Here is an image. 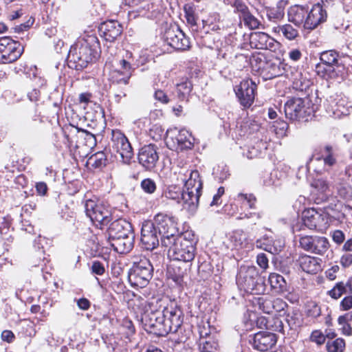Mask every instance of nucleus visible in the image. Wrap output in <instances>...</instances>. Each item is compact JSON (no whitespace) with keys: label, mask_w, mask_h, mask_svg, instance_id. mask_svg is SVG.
I'll use <instances>...</instances> for the list:
<instances>
[{"label":"nucleus","mask_w":352,"mask_h":352,"mask_svg":"<svg viewBox=\"0 0 352 352\" xmlns=\"http://www.w3.org/2000/svg\"><path fill=\"white\" fill-rule=\"evenodd\" d=\"M272 300V298L267 296L258 297L254 298V304L263 313L272 314L273 308Z\"/></svg>","instance_id":"nucleus-36"},{"label":"nucleus","mask_w":352,"mask_h":352,"mask_svg":"<svg viewBox=\"0 0 352 352\" xmlns=\"http://www.w3.org/2000/svg\"><path fill=\"white\" fill-rule=\"evenodd\" d=\"M340 263L344 267H349L352 263V254L343 255L340 259Z\"/></svg>","instance_id":"nucleus-64"},{"label":"nucleus","mask_w":352,"mask_h":352,"mask_svg":"<svg viewBox=\"0 0 352 352\" xmlns=\"http://www.w3.org/2000/svg\"><path fill=\"white\" fill-rule=\"evenodd\" d=\"M100 43L96 36L87 34L79 38L71 46L67 61L72 69L81 70L99 55Z\"/></svg>","instance_id":"nucleus-1"},{"label":"nucleus","mask_w":352,"mask_h":352,"mask_svg":"<svg viewBox=\"0 0 352 352\" xmlns=\"http://www.w3.org/2000/svg\"><path fill=\"white\" fill-rule=\"evenodd\" d=\"M256 263L263 270L268 267V258L265 254L260 253L256 256Z\"/></svg>","instance_id":"nucleus-56"},{"label":"nucleus","mask_w":352,"mask_h":352,"mask_svg":"<svg viewBox=\"0 0 352 352\" xmlns=\"http://www.w3.org/2000/svg\"><path fill=\"white\" fill-rule=\"evenodd\" d=\"M140 186L144 192L148 194H153L157 188L155 182L150 178L143 179Z\"/></svg>","instance_id":"nucleus-48"},{"label":"nucleus","mask_w":352,"mask_h":352,"mask_svg":"<svg viewBox=\"0 0 352 352\" xmlns=\"http://www.w3.org/2000/svg\"><path fill=\"white\" fill-rule=\"evenodd\" d=\"M256 89V83L250 79H246L242 80L234 89L241 104L245 108L250 107L252 104Z\"/></svg>","instance_id":"nucleus-16"},{"label":"nucleus","mask_w":352,"mask_h":352,"mask_svg":"<svg viewBox=\"0 0 352 352\" xmlns=\"http://www.w3.org/2000/svg\"><path fill=\"white\" fill-rule=\"evenodd\" d=\"M276 342V337L275 334L267 331L258 332L250 340L252 346L260 351H266L272 349Z\"/></svg>","instance_id":"nucleus-20"},{"label":"nucleus","mask_w":352,"mask_h":352,"mask_svg":"<svg viewBox=\"0 0 352 352\" xmlns=\"http://www.w3.org/2000/svg\"><path fill=\"white\" fill-rule=\"evenodd\" d=\"M305 22V28L308 30L315 29L319 24L323 23L327 19V12L320 3L313 6L311 10L306 16Z\"/></svg>","instance_id":"nucleus-23"},{"label":"nucleus","mask_w":352,"mask_h":352,"mask_svg":"<svg viewBox=\"0 0 352 352\" xmlns=\"http://www.w3.org/2000/svg\"><path fill=\"white\" fill-rule=\"evenodd\" d=\"M328 352H343L345 348V342L342 338L328 340L326 344Z\"/></svg>","instance_id":"nucleus-43"},{"label":"nucleus","mask_w":352,"mask_h":352,"mask_svg":"<svg viewBox=\"0 0 352 352\" xmlns=\"http://www.w3.org/2000/svg\"><path fill=\"white\" fill-rule=\"evenodd\" d=\"M273 308L272 314L274 311L281 312L285 311V309L287 307V304L283 299L277 298H273L272 300Z\"/></svg>","instance_id":"nucleus-53"},{"label":"nucleus","mask_w":352,"mask_h":352,"mask_svg":"<svg viewBox=\"0 0 352 352\" xmlns=\"http://www.w3.org/2000/svg\"><path fill=\"white\" fill-rule=\"evenodd\" d=\"M272 240H270L269 238H263L256 240V246L258 248L263 249L265 251L272 252V247L271 244Z\"/></svg>","instance_id":"nucleus-52"},{"label":"nucleus","mask_w":352,"mask_h":352,"mask_svg":"<svg viewBox=\"0 0 352 352\" xmlns=\"http://www.w3.org/2000/svg\"><path fill=\"white\" fill-rule=\"evenodd\" d=\"M90 160L93 162V166L99 167L105 166L106 164V155L103 152H98L90 157Z\"/></svg>","instance_id":"nucleus-50"},{"label":"nucleus","mask_w":352,"mask_h":352,"mask_svg":"<svg viewBox=\"0 0 352 352\" xmlns=\"http://www.w3.org/2000/svg\"><path fill=\"white\" fill-rule=\"evenodd\" d=\"M284 111L286 118L291 120H307L312 113L307 100L301 98H291L285 103Z\"/></svg>","instance_id":"nucleus-9"},{"label":"nucleus","mask_w":352,"mask_h":352,"mask_svg":"<svg viewBox=\"0 0 352 352\" xmlns=\"http://www.w3.org/2000/svg\"><path fill=\"white\" fill-rule=\"evenodd\" d=\"M192 88L191 82L187 80L177 85V94L178 98L184 100L190 94Z\"/></svg>","instance_id":"nucleus-41"},{"label":"nucleus","mask_w":352,"mask_h":352,"mask_svg":"<svg viewBox=\"0 0 352 352\" xmlns=\"http://www.w3.org/2000/svg\"><path fill=\"white\" fill-rule=\"evenodd\" d=\"M182 192L180 188L176 185H171L168 186L164 192V195L166 198L177 201L180 203L182 201Z\"/></svg>","instance_id":"nucleus-42"},{"label":"nucleus","mask_w":352,"mask_h":352,"mask_svg":"<svg viewBox=\"0 0 352 352\" xmlns=\"http://www.w3.org/2000/svg\"><path fill=\"white\" fill-rule=\"evenodd\" d=\"M134 239L135 234H133L126 236L107 239V240L116 252L120 254H126L132 250Z\"/></svg>","instance_id":"nucleus-26"},{"label":"nucleus","mask_w":352,"mask_h":352,"mask_svg":"<svg viewBox=\"0 0 352 352\" xmlns=\"http://www.w3.org/2000/svg\"><path fill=\"white\" fill-rule=\"evenodd\" d=\"M142 321L146 330L160 336H166L163 310L162 313L142 314Z\"/></svg>","instance_id":"nucleus-17"},{"label":"nucleus","mask_w":352,"mask_h":352,"mask_svg":"<svg viewBox=\"0 0 352 352\" xmlns=\"http://www.w3.org/2000/svg\"><path fill=\"white\" fill-rule=\"evenodd\" d=\"M322 157L325 165L332 166L336 163V159L333 156V148L330 145L324 146L322 151Z\"/></svg>","instance_id":"nucleus-44"},{"label":"nucleus","mask_w":352,"mask_h":352,"mask_svg":"<svg viewBox=\"0 0 352 352\" xmlns=\"http://www.w3.org/2000/svg\"><path fill=\"white\" fill-rule=\"evenodd\" d=\"M99 31L106 41L113 42L121 34L122 27L117 21H108L100 25Z\"/></svg>","instance_id":"nucleus-25"},{"label":"nucleus","mask_w":352,"mask_h":352,"mask_svg":"<svg viewBox=\"0 0 352 352\" xmlns=\"http://www.w3.org/2000/svg\"><path fill=\"white\" fill-rule=\"evenodd\" d=\"M268 323H269V319H267V318H265L264 316L258 317V318H257V319L256 320V324L260 329L265 328L267 329Z\"/></svg>","instance_id":"nucleus-61"},{"label":"nucleus","mask_w":352,"mask_h":352,"mask_svg":"<svg viewBox=\"0 0 352 352\" xmlns=\"http://www.w3.org/2000/svg\"><path fill=\"white\" fill-rule=\"evenodd\" d=\"M268 280L272 288L282 292L286 289L287 283L283 276L273 273L270 275Z\"/></svg>","instance_id":"nucleus-39"},{"label":"nucleus","mask_w":352,"mask_h":352,"mask_svg":"<svg viewBox=\"0 0 352 352\" xmlns=\"http://www.w3.org/2000/svg\"><path fill=\"white\" fill-rule=\"evenodd\" d=\"M78 133H79L80 137L83 138L85 140V144L87 146L91 148L94 145H96V137L94 136V135H93L92 133H91L87 131H85V130H82V131H79Z\"/></svg>","instance_id":"nucleus-51"},{"label":"nucleus","mask_w":352,"mask_h":352,"mask_svg":"<svg viewBox=\"0 0 352 352\" xmlns=\"http://www.w3.org/2000/svg\"><path fill=\"white\" fill-rule=\"evenodd\" d=\"M236 284L241 290L258 294L265 290L264 281L255 266H241L236 276Z\"/></svg>","instance_id":"nucleus-4"},{"label":"nucleus","mask_w":352,"mask_h":352,"mask_svg":"<svg viewBox=\"0 0 352 352\" xmlns=\"http://www.w3.org/2000/svg\"><path fill=\"white\" fill-rule=\"evenodd\" d=\"M132 73L131 63L125 59H121L109 72V80L113 85H126L129 84Z\"/></svg>","instance_id":"nucleus-15"},{"label":"nucleus","mask_w":352,"mask_h":352,"mask_svg":"<svg viewBox=\"0 0 352 352\" xmlns=\"http://www.w3.org/2000/svg\"><path fill=\"white\" fill-rule=\"evenodd\" d=\"M242 19L245 25L250 29L258 28L260 25V21L250 12L246 13Z\"/></svg>","instance_id":"nucleus-47"},{"label":"nucleus","mask_w":352,"mask_h":352,"mask_svg":"<svg viewBox=\"0 0 352 352\" xmlns=\"http://www.w3.org/2000/svg\"><path fill=\"white\" fill-rule=\"evenodd\" d=\"M133 228L131 223L125 219H118L113 221L107 230V239L118 238L133 234Z\"/></svg>","instance_id":"nucleus-22"},{"label":"nucleus","mask_w":352,"mask_h":352,"mask_svg":"<svg viewBox=\"0 0 352 352\" xmlns=\"http://www.w3.org/2000/svg\"><path fill=\"white\" fill-rule=\"evenodd\" d=\"M155 98L162 103H167L168 102V96L162 90H157L155 92Z\"/></svg>","instance_id":"nucleus-62"},{"label":"nucleus","mask_w":352,"mask_h":352,"mask_svg":"<svg viewBox=\"0 0 352 352\" xmlns=\"http://www.w3.org/2000/svg\"><path fill=\"white\" fill-rule=\"evenodd\" d=\"M187 263H182V265H170L168 268V276L177 285H181L184 281V278L187 274Z\"/></svg>","instance_id":"nucleus-31"},{"label":"nucleus","mask_w":352,"mask_h":352,"mask_svg":"<svg viewBox=\"0 0 352 352\" xmlns=\"http://www.w3.org/2000/svg\"><path fill=\"white\" fill-rule=\"evenodd\" d=\"M307 14V8L300 5H293L287 10L289 21L293 23L297 27H300L302 25L305 27Z\"/></svg>","instance_id":"nucleus-27"},{"label":"nucleus","mask_w":352,"mask_h":352,"mask_svg":"<svg viewBox=\"0 0 352 352\" xmlns=\"http://www.w3.org/2000/svg\"><path fill=\"white\" fill-rule=\"evenodd\" d=\"M1 339L8 343L12 342L14 339V335L10 330H5L1 333Z\"/></svg>","instance_id":"nucleus-59"},{"label":"nucleus","mask_w":352,"mask_h":352,"mask_svg":"<svg viewBox=\"0 0 352 352\" xmlns=\"http://www.w3.org/2000/svg\"><path fill=\"white\" fill-rule=\"evenodd\" d=\"M36 190L37 193L40 195H45L47 191V186L45 182H41L36 183Z\"/></svg>","instance_id":"nucleus-60"},{"label":"nucleus","mask_w":352,"mask_h":352,"mask_svg":"<svg viewBox=\"0 0 352 352\" xmlns=\"http://www.w3.org/2000/svg\"><path fill=\"white\" fill-rule=\"evenodd\" d=\"M162 300L160 298H153L148 301L145 302L144 312L143 314H156L162 313Z\"/></svg>","instance_id":"nucleus-38"},{"label":"nucleus","mask_w":352,"mask_h":352,"mask_svg":"<svg viewBox=\"0 0 352 352\" xmlns=\"http://www.w3.org/2000/svg\"><path fill=\"white\" fill-rule=\"evenodd\" d=\"M287 5V0H278L274 5L266 6L267 16L274 21L281 20L285 16V10Z\"/></svg>","instance_id":"nucleus-30"},{"label":"nucleus","mask_w":352,"mask_h":352,"mask_svg":"<svg viewBox=\"0 0 352 352\" xmlns=\"http://www.w3.org/2000/svg\"><path fill=\"white\" fill-rule=\"evenodd\" d=\"M283 323L282 320L278 318H272L269 320L267 329L272 331L283 332Z\"/></svg>","instance_id":"nucleus-49"},{"label":"nucleus","mask_w":352,"mask_h":352,"mask_svg":"<svg viewBox=\"0 0 352 352\" xmlns=\"http://www.w3.org/2000/svg\"><path fill=\"white\" fill-rule=\"evenodd\" d=\"M236 200L243 206H248L250 208H254L256 199L252 194L239 193Z\"/></svg>","instance_id":"nucleus-46"},{"label":"nucleus","mask_w":352,"mask_h":352,"mask_svg":"<svg viewBox=\"0 0 352 352\" xmlns=\"http://www.w3.org/2000/svg\"><path fill=\"white\" fill-rule=\"evenodd\" d=\"M157 146L155 144H148L142 147L138 153L140 164L146 169L153 168L159 160Z\"/></svg>","instance_id":"nucleus-21"},{"label":"nucleus","mask_w":352,"mask_h":352,"mask_svg":"<svg viewBox=\"0 0 352 352\" xmlns=\"http://www.w3.org/2000/svg\"><path fill=\"white\" fill-rule=\"evenodd\" d=\"M229 241L231 244L229 248H241L247 244V237L245 232L241 230H237L230 235Z\"/></svg>","instance_id":"nucleus-35"},{"label":"nucleus","mask_w":352,"mask_h":352,"mask_svg":"<svg viewBox=\"0 0 352 352\" xmlns=\"http://www.w3.org/2000/svg\"><path fill=\"white\" fill-rule=\"evenodd\" d=\"M298 262L302 270L307 273L316 274L322 270L320 258L302 255L299 257Z\"/></svg>","instance_id":"nucleus-29"},{"label":"nucleus","mask_w":352,"mask_h":352,"mask_svg":"<svg viewBox=\"0 0 352 352\" xmlns=\"http://www.w3.org/2000/svg\"><path fill=\"white\" fill-rule=\"evenodd\" d=\"M333 240L340 244L342 243L344 240V234L340 230H336L333 234Z\"/></svg>","instance_id":"nucleus-63"},{"label":"nucleus","mask_w":352,"mask_h":352,"mask_svg":"<svg viewBox=\"0 0 352 352\" xmlns=\"http://www.w3.org/2000/svg\"><path fill=\"white\" fill-rule=\"evenodd\" d=\"M273 31L274 32L281 34L289 41H294L299 36L298 30L289 23L274 27Z\"/></svg>","instance_id":"nucleus-34"},{"label":"nucleus","mask_w":352,"mask_h":352,"mask_svg":"<svg viewBox=\"0 0 352 352\" xmlns=\"http://www.w3.org/2000/svg\"><path fill=\"white\" fill-rule=\"evenodd\" d=\"M351 289V284L350 282L344 283L343 282H339L328 292L329 295L334 299H338L342 296V294L347 292V289Z\"/></svg>","instance_id":"nucleus-37"},{"label":"nucleus","mask_w":352,"mask_h":352,"mask_svg":"<svg viewBox=\"0 0 352 352\" xmlns=\"http://www.w3.org/2000/svg\"><path fill=\"white\" fill-rule=\"evenodd\" d=\"M167 43L177 50L184 51L190 48V41L178 28H169L164 34Z\"/></svg>","instance_id":"nucleus-19"},{"label":"nucleus","mask_w":352,"mask_h":352,"mask_svg":"<svg viewBox=\"0 0 352 352\" xmlns=\"http://www.w3.org/2000/svg\"><path fill=\"white\" fill-rule=\"evenodd\" d=\"M86 215L96 226L102 228L111 220V212L109 208L102 201L97 199H89L85 202Z\"/></svg>","instance_id":"nucleus-7"},{"label":"nucleus","mask_w":352,"mask_h":352,"mask_svg":"<svg viewBox=\"0 0 352 352\" xmlns=\"http://www.w3.org/2000/svg\"><path fill=\"white\" fill-rule=\"evenodd\" d=\"M311 186L317 192L321 194L326 193L329 190V183L325 179L323 178L314 179L311 182Z\"/></svg>","instance_id":"nucleus-45"},{"label":"nucleus","mask_w":352,"mask_h":352,"mask_svg":"<svg viewBox=\"0 0 352 352\" xmlns=\"http://www.w3.org/2000/svg\"><path fill=\"white\" fill-rule=\"evenodd\" d=\"M322 219V215L313 208L303 212L302 220L304 225L310 230L316 228L318 223Z\"/></svg>","instance_id":"nucleus-32"},{"label":"nucleus","mask_w":352,"mask_h":352,"mask_svg":"<svg viewBox=\"0 0 352 352\" xmlns=\"http://www.w3.org/2000/svg\"><path fill=\"white\" fill-rule=\"evenodd\" d=\"M339 54L334 50L322 52L320 63L316 65L317 74L324 79H336L342 76L344 65L339 63Z\"/></svg>","instance_id":"nucleus-5"},{"label":"nucleus","mask_w":352,"mask_h":352,"mask_svg":"<svg viewBox=\"0 0 352 352\" xmlns=\"http://www.w3.org/2000/svg\"><path fill=\"white\" fill-rule=\"evenodd\" d=\"M208 335V333H204L203 331H200V342L199 349L200 352H218L219 351V344L218 342L211 338H208V339H204Z\"/></svg>","instance_id":"nucleus-33"},{"label":"nucleus","mask_w":352,"mask_h":352,"mask_svg":"<svg viewBox=\"0 0 352 352\" xmlns=\"http://www.w3.org/2000/svg\"><path fill=\"white\" fill-rule=\"evenodd\" d=\"M111 147L124 164L130 162L133 156V148L125 135L118 129L111 131Z\"/></svg>","instance_id":"nucleus-11"},{"label":"nucleus","mask_w":352,"mask_h":352,"mask_svg":"<svg viewBox=\"0 0 352 352\" xmlns=\"http://www.w3.org/2000/svg\"><path fill=\"white\" fill-rule=\"evenodd\" d=\"M235 7L236 10L241 14V17L242 18L246 13L250 12L248 8L241 2H236Z\"/></svg>","instance_id":"nucleus-58"},{"label":"nucleus","mask_w":352,"mask_h":352,"mask_svg":"<svg viewBox=\"0 0 352 352\" xmlns=\"http://www.w3.org/2000/svg\"><path fill=\"white\" fill-rule=\"evenodd\" d=\"M153 268L150 261L144 256L134 258L133 267L130 269L128 279L133 287H146L153 276Z\"/></svg>","instance_id":"nucleus-6"},{"label":"nucleus","mask_w":352,"mask_h":352,"mask_svg":"<svg viewBox=\"0 0 352 352\" xmlns=\"http://www.w3.org/2000/svg\"><path fill=\"white\" fill-rule=\"evenodd\" d=\"M179 179L184 182V189L182 195L183 207L193 212L197 208L202 189L199 173L197 170L180 169L177 180Z\"/></svg>","instance_id":"nucleus-3"},{"label":"nucleus","mask_w":352,"mask_h":352,"mask_svg":"<svg viewBox=\"0 0 352 352\" xmlns=\"http://www.w3.org/2000/svg\"><path fill=\"white\" fill-rule=\"evenodd\" d=\"M250 45L252 48L272 51L275 47V41L266 33L256 32L250 35Z\"/></svg>","instance_id":"nucleus-24"},{"label":"nucleus","mask_w":352,"mask_h":352,"mask_svg":"<svg viewBox=\"0 0 352 352\" xmlns=\"http://www.w3.org/2000/svg\"><path fill=\"white\" fill-rule=\"evenodd\" d=\"M310 340L317 344L321 345L325 342L326 338L320 331L316 330L311 333Z\"/></svg>","instance_id":"nucleus-54"},{"label":"nucleus","mask_w":352,"mask_h":352,"mask_svg":"<svg viewBox=\"0 0 352 352\" xmlns=\"http://www.w3.org/2000/svg\"><path fill=\"white\" fill-rule=\"evenodd\" d=\"M163 311L166 336L169 333H176L183 324L182 311L173 305L163 307Z\"/></svg>","instance_id":"nucleus-13"},{"label":"nucleus","mask_w":352,"mask_h":352,"mask_svg":"<svg viewBox=\"0 0 352 352\" xmlns=\"http://www.w3.org/2000/svg\"><path fill=\"white\" fill-rule=\"evenodd\" d=\"M266 62L265 57L261 54H253L250 58L252 69L260 73L262 72Z\"/></svg>","instance_id":"nucleus-40"},{"label":"nucleus","mask_w":352,"mask_h":352,"mask_svg":"<svg viewBox=\"0 0 352 352\" xmlns=\"http://www.w3.org/2000/svg\"><path fill=\"white\" fill-rule=\"evenodd\" d=\"M23 52L20 43L10 36L0 38V63H10L18 60Z\"/></svg>","instance_id":"nucleus-10"},{"label":"nucleus","mask_w":352,"mask_h":352,"mask_svg":"<svg viewBox=\"0 0 352 352\" xmlns=\"http://www.w3.org/2000/svg\"><path fill=\"white\" fill-rule=\"evenodd\" d=\"M154 225L159 235L161 236L162 245L164 246V241L166 239L174 240L178 232L176 223L172 217L167 215L158 214L154 219Z\"/></svg>","instance_id":"nucleus-12"},{"label":"nucleus","mask_w":352,"mask_h":352,"mask_svg":"<svg viewBox=\"0 0 352 352\" xmlns=\"http://www.w3.org/2000/svg\"><path fill=\"white\" fill-rule=\"evenodd\" d=\"M141 243L144 249L153 250L159 245V233L153 222L146 221L141 230Z\"/></svg>","instance_id":"nucleus-18"},{"label":"nucleus","mask_w":352,"mask_h":352,"mask_svg":"<svg viewBox=\"0 0 352 352\" xmlns=\"http://www.w3.org/2000/svg\"><path fill=\"white\" fill-rule=\"evenodd\" d=\"M195 243L194 234L187 231L177 234L174 240H164V247L168 248V256L171 260L189 263L195 256Z\"/></svg>","instance_id":"nucleus-2"},{"label":"nucleus","mask_w":352,"mask_h":352,"mask_svg":"<svg viewBox=\"0 0 352 352\" xmlns=\"http://www.w3.org/2000/svg\"><path fill=\"white\" fill-rule=\"evenodd\" d=\"M299 242L304 250L319 255L324 254L329 247L328 239L320 236H303Z\"/></svg>","instance_id":"nucleus-14"},{"label":"nucleus","mask_w":352,"mask_h":352,"mask_svg":"<svg viewBox=\"0 0 352 352\" xmlns=\"http://www.w3.org/2000/svg\"><path fill=\"white\" fill-rule=\"evenodd\" d=\"M193 138L185 129H169L166 132L165 142L168 148L176 151L191 149L193 146Z\"/></svg>","instance_id":"nucleus-8"},{"label":"nucleus","mask_w":352,"mask_h":352,"mask_svg":"<svg viewBox=\"0 0 352 352\" xmlns=\"http://www.w3.org/2000/svg\"><path fill=\"white\" fill-rule=\"evenodd\" d=\"M91 272L95 274L101 276L105 272V268L104 265L100 261H95L92 263Z\"/></svg>","instance_id":"nucleus-55"},{"label":"nucleus","mask_w":352,"mask_h":352,"mask_svg":"<svg viewBox=\"0 0 352 352\" xmlns=\"http://www.w3.org/2000/svg\"><path fill=\"white\" fill-rule=\"evenodd\" d=\"M340 307L344 311L351 309L352 308V296H346L340 302Z\"/></svg>","instance_id":"nucleus-57"},{"label":"nucleus","mask_w":352,"mask_h":352,"mask_svg":"<svg viewBox=\"0 0 352 352\" xmlns=\"http://www.w3.org/2000/svg\"><path fill=\"white\" fill-rule=\"evenodd\" d=\"M285 72L283 63L279 59L267 60L265 65L261 73L265 79H272L281 76Z\"/></svg>","instance_id":"nucleus-28"}]
</instances>
